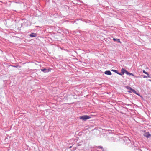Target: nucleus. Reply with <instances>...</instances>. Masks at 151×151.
<instances>
[{
	"mask_svg": "<svg viewBox=\"0 0 151 151\" xmlns=\"http://www.w3.org/2000/svg\"><path fill=\"white\" fill-rule=\"evenodd\" d=\"M129 88H130V89L134 93V91H135V90L132 89L131 88L129 87Z\"/></svg>",
	"mask_w": 151,
	"mask_h": 151,
	"instance_id": "10",
	"label": "nucleus"
},
{
	"mask_svg": "<svg viewBox=\"0 0 151 151\" xmlns=\"http://www.w3.org/2000/svg\"><path fill=\"white\" fill-rule=\"evenodd\" d=\"M144 77V78H147V76H145Z\"/></svg>",
	"mask_w": 151,
	"mask_h": 151,
	"instance_id": "13",
	"label": "nucleus"
},
{
	"mask_svg": "<svg viewBox=\"0 0 151 151\" xmlns=\"http://www.w3.org/2000/svg\"><path fill=\"white\" fill-rule=\"evenodd\" d=\"M134 93H135V94H137L138 95H139V94L136 93V91H134Z\"/></svg>",
	"mask_w": 151,
	"mask_h": 151,
	"instance_id": "11",
	"label": "nucleus"
},
{
	"mask_svg": "<svg viewBox=\"0 0 151 151\" xmlns=\"http://www.w3.org/2000/svg\"><path fill=\"white\" fill-rule=\"evenodd\" d=\"M91 118V117L88 116L87 115H84L80 117V119H82L84 121H86V120Z\"/></svg>",
	"mask_w": 151,
	"mask_h": 151,
	"instance_id": "1",
	"label": "nucleus"
},
{
	"mask_svg": "<svg viewBox=\"0 0 151 151\" xmlns=\"http://www.w3.org/2000/svg\"><path fill=\"white\" fill-rule=\"evenodd\" d=\"M113 40L114 41H117V42H119L120 43H121V42L120 41V40L119 39H116L115 38H113Z\"/></svg>",
	"mask_w": 151,
	"mask_h": 151,
	"instance_id": "5",
	"label": "nucleus"
},
{
	"mask_svg": "<svg viewBox=\"0 0 151 151\" xmlns=\"http://www.w3.org/2000/svg\"><path fill=\"white\" fill-rule=\"evenodd\" d=\"M143 72L145 74H147L148 76V77H149V78L150 77L149 75L147 72H146L145 70H143Z\"/></svg>",
	"mask_w": 151,
	"mask_h": 151,
	"instance_id": "9",
	"label": "nucleus"
},
{
	"mask_svg": "<svg viewBox=\"0 0 151 151\" xmlns=\"http://www.w3.org/2000/svg\"><path fill=\"white\" fill-rule=\"evenodd\" d=\"M51 69L50 68H49L48 69H46L45 68H44V69H41V70L42 71H45V70H47V72H49V71H51Z\"/></svg>",
	"mask_w": 151,
	"mask_h": 151,
	"instance_id": "4",
	"label": "nucleus"
},
{
	"mask_svg": "<svg viewBox=\"0 0 151 151\" xmlns=\"http://www.w3.org/2000/svg\"><path fill=\"white\" fill-rule=\"evenodd\" d=\"M72 147V146H70V147H69V148H71V147Z\"/></svg>",
	"mask_w": 151,
	"mask_h": 151,
	"instance_id": "16",
	"label": "nucleus"
},
{
	"mask_svg": "<svg viewBox=\"0 0 151 151\" xmlns=\"http://www.w3.org/2000/svg\"><path fill=\"white\" fill-rule=\"evenodd\" d=\"M126 71H126L124 69L122 68L121 70V72L123 74H124V73H126Z\"/></svg>",
	"mask_w": 151,
	"mask_h": 151,
	"instance_id": "6",
	"label": "nucleus"
},
{
	"mask_svg": "<svg viewBox=\"0 0 151 151\" xmlns=\"http://www.w3.org/2000/svg\"><path fill=\"white\" fill-rule=\"evenodd\" d=\"M129 87H128L127 88H128V89H130V88H129Z\"/></svg>",
	"mask_w": 151,
	"mask_h": 151,
	"instance_id": "15",
	"label": "nucleus"
},
{
	"mask_svg": "<svg viewBox=\"0 0 151 151\" xmlns=\"http://www.w3.org/2000/svg\"><path fill=\"white\" fill-rule=\"evenodd\" d=\"M105 74L111 75V73L110 71H106L104 73Z\"/></svg>",
	"mask_w": 151,
	"mask_h": 151,
	"instance_id": "3",
	"label": "nucleus"
},
{
	"mask_svg": "<svg viewBox=\"0 0 151 151\" xmlns=\"http://www.w3.org/2000/svg\"><path fill=\"white\" fill-rule=\"evenodd\" d=\"M36 36V34L34 33H32L30 35V36L31 37H35Z\"/></svg>",
	"mask_w": 151,
	"mask_h": 151,
	"instance_id": "7",
	"label": "nucleus"
},
{
	"mask_svg": "<svg viewBox=\"0 0 151 151\" xmlns=\"http://www.w3.org/2000/svg\"><path fill=\"white\" fill-rule=\"evenodd\" d=\"M126 74L129 75H132L133 76H134V75L133 73H130L128 71H126Z\"/></svg>",
	"mask_w": 151,
	"mask_h": 151,
	"instance_id": "8",
	"label": "nucleus"
},
{
	"mask_svg": "<svg viewBox=\"0 0 151 151\" xmlns=\"http://www.w3.org/2000/svg\"><path fill=\"white\" fill-rule=\"evenodd\" d=\"M149 81H151V80H149Z\"/></svg>",
	"mask_w": 151,
	"mask_h": 151,
	"instance_id": "17",
	"label": "nucleus"
},
{
	"mask_svg": "<svg viewBox=\"0 0 151 151\" xmlns=\"http://www.w3.org/2000/svg\"><path fill=\"white\" fill-rule=\"evenodd\" d=\"M98 148H102V147L101 146H99L98 147Z\"/></svg>",
	"mask_w": 151,
	"mask_h": 151,
	"instance_id": "12",
	"label": "nucleus"
},
{
	"mask_svg": "<svg viewBox=\"0 0 151 151\" xmlns=\"http://www.w3.org/2000/svg\"><path fill=\"white\" fill-rule=\"evenodd\" d=\"M144 136L145 137L147 138H148L150 137L151 135L149 134L148 132L145 133L144 135Z\"/></svg>",
	"mask_w": 151,
	"mask_h": 151,
	"instance_id": "2",
	"label": "nucleus"
},
{
	"mask_svg": "<svg viewBox=\"0 0 151 151\" xmlns=\"http://www.w3.org/2000/svg\"><path fill=\"white\" fill-rule=\"evenodd\" d=\"M128 92H129V93H131V91H128Z\"/></svg>",
	"mask_w": 151,
	"mask_h": 151,
	"instance_id": "14",
	"label": "nucleus"
}]
</instances>
